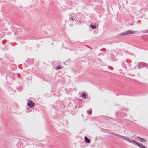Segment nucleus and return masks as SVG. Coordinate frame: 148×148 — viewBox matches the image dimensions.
<instances>
[{
  "label": "nucleus",
  "instance_id": "f257e3e1",
  "mask_svg": "<svg viewBox=\"0 0 148 148\" xmlns=\"http://www.w3.org/2000/svg\"><path fill=\"white\" fill-rule=\"evenodd\" d=\"M132 141L134 142L135 144H136L138 146H139L141 148H147V147H145V146H144V145H142L140 143L135 140H132Z\"/></svg>",
  "mask_w": 148,
  "mask_h": 148
},
{
  "label": "nucleus",
  "instance_id": "f03ea898",
  "mask_svg": "<svg viewBox=\"0 0 148 148\" xmlns=\"http://www.w3.org/2000/svg\"><path fill=\"white\" fill-rule=\"evenodd\" d=\"M132 141L134 142L135 144H136L138 146H139L141 148H147V147H145V146H144V145H142L140 143L135 140H132Z\"/></svg>",
  "mask_w": 148,
  "mask_h": 148
},
{
  "label": "nucleus",
  "instance_id": "7ed1b4c3",
  "mask_svg": "<svg viewBox=\"0 0 148 148\" xmlns=\"http://www.w3.org/2000/svg\"><path fill=\"white\" fill-rule=\"evenodd\" d=\"M133 32L132 30H129L125 32L123 34V35H128L133 34Z\"/></svg>",
  "mask_w": 148,
  "mask_h": 148
},
{
  "label": "nucleus",
  "instance_id": "20e7f679",
  "mask_svg": "<svg viewBox=\"0 0 148 148\" xmlns=\"http://www.w3.org/2000/svg\"><path fill=\"white\" fill-rule=\"evenodd\" d=\"M27 105L31 108L33 107L34 106V103L31 101H29V103H28Z\"/></svg>",
  "mask_w": 148,
  "mask_h": 148
},
{
  "label": "nucleus",
  "instance_id": "39448f33",
  "mask_svg": "<svg viewBox=\"0 0 148 148\" xmlns=\"http://www.w3.org/2000/svg\"><path fill=\"white\" fill-rule=\"evenodd\" d=\"M86 143H89L90 142V140L87 138L86 136L84 137Z\"/></svg>",
  "mask_w": 148,
  "mask_h": 148
},
{
  "label": "nucleus",
  "instance_id": "423d86ee",
  "mask_svg": "<svg viewBox=\"0 0 148 148\" xmlns=\"http://www.w3.org/2000/svg\"><path fill=\"white\" fill-rule=\"evenodd\" d=\"M116 135L118 136L119 137H120L121 138L126 140V138L125 137H124L123 136H122L120 135H117V134Z\"/></svg>",
  "mask_w": 148,
  "mask_h": 148
},
{
  "label": "nucleus",
  "instance_id": "0eeeda50",
  "mask_svg": "<svg viewBox=\"0 0 148 148\" xmlns=\"http://www.w3.org/2000/svg\"><path fill=\"white\" fill-rule=\"evenodd\" d=\"M138 138H139L141 141H145V140L143 138H141L138 137Z\"/></svg>",
  "mask_w": 148,
  "mask_h": 148
},
{
  "label": "nucleus",
  "instance_id": "6e6552de",
  "mask_svg": "<svg viewBox=\"0 0 148 148\" xmlns=\"http://www.w3.org/2000/svg\"><path fill=\"white\" fill-rule=\"evenodd\" d=\"M82 96L84 98H85L86 95L84 93H83L82 94Z\"/></svg>",
  "mask_w": 148,
  "mask_h": 148
},
{
  "label": "nucleus",
  "instance_id": "1a4fd4ad",
  "mask_svg": "<svg viewBox=\"0 0 148 148\" xmlns=\"http://www.w3.org/2000/svg\"><path fill=\"white\" fill-rule=\"evenodd\" d=\"M91 27L93 29H94L96 28V27L95 26H94L93 25H92L91 26Z\"/></svg>",
  "mask_w": 148,
  "mask_h": 148
},
{
  "label": "nucleus",
  "instance_id": "9d476101",
  "mask_svg": "<svg viewBox=\"0 0 148 148\" xmlns=\"http://www.w3.org/2000/svg\"><path fill=\"white\" fill-rule=\"evenodd\" d=\"M59 68H60L59 66H58L56 68V69H58Z\"/></svg>",
  "mask_w": 148,
  "mask_h": 148
},
{
  "label": "nucleus",
  "instance_id": "9b49d317",
  "mask_svg": "<svg viewBox=\"0 0 148 148\" xmlns=\"http://www.w3.org/2000/svg\"><path fill=\"white\" fill-rule=\"evenodd\" d=\"M128 140L129 141V142H130V141H131V140H129V139H128Z\"/></svg>",
  "mask_w": 148,
  "mask_h": 148
},
{
  "label": "nucleus",
  "instance_id": "f8f14e48",
  "mask_svg": "<svg viewBox=\"0 0 148 148\" xmlns=\"http://www.w3.org/2000/svg\"><path fill=\"white\" fill-rule=\"evenodd\" d=\"M87 112L88 113V112H89V111L88 110V111H87Z\"/></svg>",
  "mask_w": 148,
  "mask_h": 148
},
{
  "label": "nucleus",
  "instance_id": "ddd939ff",
  "mask_svg": "<svg viewBox=\"0 0 148 148\" xmlns=\"http://www.w3.org/2000/svg\"><path fill=\"white\" fill-rule=\"evenodd\" d=\"M71 19H73V18H71Z\"/></svg>",
  "mask_w": 148,
  "mask_h": 148
},
{
  "label": "nucleus",
  "instance_id": "4468645a",
  "mask_svg": "<svg viewBox=\"0 0 148 148\" xmlns=\"http://www.w3.org/2000/svg\"><path fill=\"white\" fill-rule=\"evenodd\" d=\"M18 77H20V76H19V75H18Z\"/></svg>",
  "mask_w": 148,
  "mask_h": 148
},
{
  "label": "nucleus",
  "instance_id": "2eb2a0df",
  "mask_svg": "<svg viewBox=\"0 0 148 148\" xmlns=\"http://www.w3.org/2000/svg\"><path fill=\"white\" fill-rule=\"evenodd\" d=\"M90 112L91 113V111Z\"/></svg>",
  "mask_w": 148,
  "mask_h": 148
}]
</instances>
